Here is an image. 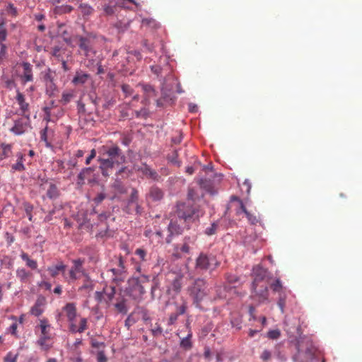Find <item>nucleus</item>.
Instances as JSON below:
<instances>
[{"instance_id":"nucleus-7","label":"nucleus","mask_w":362,"mask_h":362,"mask_svg":"<svg viewBox=\"0 0 362 362\" xmlns=\"http://www.w3.org/2000/svg\"><path fill=\"white\" fill-rule=\"evenodd\" d=\"M127 269L124 265V260L120 256L117 262V267L107 270L106 275L117 286L121 284L127 278Z\"/></svg>"},{"instance_id":"nucleus-20","label":"nucleus","mask_w":362,"mask_h":362,"mask_svg":"<svg viewBox=\"0 0 362 362\" xmlns=\"http://www.w3.org/2000/svg\"><path fill=\"white\" fill-rule=\"evenodd\" d=\"M66 266L62 262H59L55 265L48 267L47 270L49 272L52 277L55 278L59 273H62V276H64V273L66 270Z\"/></svg>"},{"instance_id":"nucleus-16","label":"nucleus","mask_w":362,"mask_h":362,"mask_svg":"<svg viewBox=\"0 0 362 362\" xmlns=\"http://www.w3.org/2000/svg\"><path fill=\"white\" fill-rule=\"evenodd\" d=\"M46 304V299L43 296H39L33 306L30 309V313L36 317H39L44 312V307Z\"/></svg>"},{"instance_id":"nucleus-21","label":"nucleus","mask_w":362,"mask_h":362,"mask_svg":"<svg viewBox=\"0 0 362 362\" xmlns=\"http://www.w3.org/2000/svg\"><path fill=\"white\" fill-rule=\"evenodd\" d=\"M141 87L145 94V98L142 101V103L148 105L150 103L151 98L156 95V90L149 84H142Z\"/></svg>"},{"instance_id":"nucleus-32","label":"nucleus","mask_w":362,"mask_h":362,"mask_svg":"<svg viewBox=\"0 0 362 362\" xmlns=\"http://www.w3.org/2000/svg\"><path fill=\"white\" fill-rule=\"evenodd\" d=\"M117 6H118V5H115V1H110L108 4L104 5L103 11L107 16H112L115 13Z\"/></svg>"},{"instance_id":"nucleus-3","label":"nucleus","mask_w":362,"mask_h":362,"mask_svg":"<svg viewBox=\"0 0 362 362\" xmlns=\"http://www.w3.org/2000/svg\"><path fill=\"white\" fill-rule=\"evenodd\" d=\"M150 281V276L142 274L139 277H132L128 280L126 293L133 300L140 302L146 293L145 288Z\"/></svg>"},{"instance_id":"nucleus-9","label":"nucleus","mask_w":362,"mask_h":362,"mask_svg":"<svg viewBox=\"0 0 362 362\" xmlns=\"http://www.w3.org/2000/svg\"><path fill=\"white\" fill-rule=\"evenodd\" d=\"M78 45L83 55L88 59L93 58L95 54V50L93 46V41L87 37L78 36Z\"/></svg>"},{"instance_id":"nucleus-54","label":"nucleus","mask_w":362,"mask_h":362,"mask_svg":"<svg viewBox=\"0 0 362 362\" xmlns=\"http://www.w3.org/2000/svg\"><path fill=\"white\" fill-rule=\"evenodd\" d=\"M106 197L105 192H100L93 199V202L96 205L100 204Z\"/></svg>"},{"instance_id":"nucleus-49","label":"nucleus","mask_w":362,"mask_h":362,"mask_svg":"<svg viewBox=\"0 0 362 362\" xmlns=\"http://www.w3.org/2000/svg\"><path fill=\"white\" fill-rule=\"evenodd\" d=\"M115 308L119 313L122 314H126L127 313V308L124 301L117 303L115 304Z\"/></svg>"},{"instance_id":"nucleus-58","label":"nucleus","mask_w":362,"mask_h":362,"mask_svg":"<svg viewBox=\"0 0 362 362\" xmlns=\"http://www.w3.org/2000/svg\"><path fill=\"white\" fill-rule=\"evenodd\" d=\"M43 112L45 113L44 119L46 120L47 122H49L51 120V107H45Z\"/></svg>"},{"instance_id":"nucleus-18","label":"nucleus","mask_w":362,"mask_h":362,"mask_svg":"<svg viewBox=\"0 0 362 362\" xmlns=\"http://www.w3.org/2000/svg\"><path fill=\"white\" fill-rule=\"evenodd\" d=\"M94 170V167L83 168L77 175V185L83 186L85 184V180L91 176Z\"/></svg>"},{"instance_id":"nucleus-53","label":"nucleus","mask_w":362,"mask_h":362,"mask_svg":"<svg viewBox=\"0 0 362 362\" xmlns=\"http://www.w3.org/2000/svg\"><path fill=\"white\" fill-rule=\"evenodd\" d=\"M218 225L213 223L209 227H207L205 230V233L208 235H214L216 233Z\"/></svg>"},{"instance_id":"nucleus-34","label":"nucleus","mask_w":362,"mask_h":362,"mask_svg":"<svg viewBox=\"0 0 362 362\" xmlns=\"http://www.w3.org/2000/svg\"><path fill=\"white\" fill-rule=\"evenodd\" d=\"M116 293L115 287V286H110V291H107L104 293L105 296V302L109 305L112 299L115 297Z\"/></svg>"},{"instance_id":"nucleus-64","label":"nucleus","mask_w":362,"mask_h":362,"mask_svg":"<svg viewBox=\"0 0 362 362\" xmlns=\"http://www.w3.org/2000/svg\"><path fill=\"white\" fill-rule=\"evenodd\" d=\"M5 362H16L17 361V356L12 355L11 353H8L4 358Z\"/></svg>"},{"instance_id":"nucleus-52","label":"nucleus","mask_w":362,"mask_h":362,"mask_svg":"<svg viewBox=\"0 0 362 362\" xmlns=\"http://www.w3.org/2000/svg\"><path fill=\"white\" fill-rule=\"evenodd\" d=\"M178 153L177 151L175 150L171 155H169L168 158L173 164L180 165V162L177 160Z\"/></svg>"},{"instance_id":"nucleus-28","label":"nucleus","mask_w":362,"mask_h":362,"mask_svg":"<svg viewBox=\"0 0 362 362\" xmlns=\"http://www.w3.org/2000/svg\"><path fill=\"white\" fill-rule=\"evenodd\" d=\"M115 4H117L119 7L129 10H133V8L129 6V4L134 5L138 9L141 8L140 4L136 2L135 0H119Z\"/></svg>"},{"instance_id":"nucleus-60","label":"nucleus","mask_w":362,"mask_h":362,"mask_svg":"<svg viewBox=\"0 0 362 362\" xmlns=\"http://www.w3.org/2000/svg\"><path fill=\"white\" fill-rule=\"evenodd\" d=\"M233 199L237 200L240 203V209L238 211L237 213L240 214L241 212H243L245 214H246V212H248V211L246 209L242 200H240V199H238V197H233Z\"/></svg>"},{"instance_id":"nucleus-2","label":"nucleus","mask_w":362,"mask_h":362,"mask_svg":"<svg viewBox=\"0 0 362 362\" xmlns=\"http://www.w3.org/2000/svg\"><path fill=\"white\" fill-rule=\"evenodd\" d=\"M99 153L100 156L98 157L97 160L100 164L99 169L101 174L104 177L110 175V170L115 165H122L126 161V157L122 149L115 144L102 146L99 148Z\"/></svg>"},{"instance_id":"nucleus-22","label":"nucleus","mask_w":362,"mask_h":362,"mask_svg":"<svg viewBox=\"0 0 362 362\" xmlns=\"http://www.w3.org/2000/svg\"><path fill=\"white\" fill-rule=\"evenodd\" d=\"M90 75L81 70L76 72L75 76L72 79V83L75 86L83 85L89 79Z\"/></svg>"},{"instance_id":"nucleus-36","label":"nucleus","mask_w":362,"mask_h":362,"mask_svg":"<svg viewBox=\"0 0 362 362\" xmlns=\"http://www.w3.org/2000/svg\"><path fill=\"white\" fill-rule=\"evenodd\" d=\"M52 182L48 180V178L45 177H38L37 184L40 187V192L45 191L47 189V187L49 185V184Z\"/></svg>"},{"instance_id":"nucleus-8","label":"nucleus","mask_w":362,"mask_h":362,"mask_svg":"<svg viewBox=\"0 0 362 362\" xmlns=\"http://www.w3.org/2000/svg\"><path fill=\"white\" fill-rule=\"evenodd\" d=\"M84 259L78 258L72 260L73 265L69 270L68 273L64 272V279L69 284H72L79 279L81 276H86V271L83 268Z\"/></svg>"},{"instance_id":"nucleus-37","label":"nucleus","mask_w":362,"mask_h":362,"mask_svg":"<svg viewBox=\"0 0 362 362\" xmlns=\"http://www.w3.org/2000/svg\"><path fill=\"white\" fill-rule=\"evenodd\" d=\"M49 339H50V336L40 335L38 340L37 341V344L43 349L48 350L50 348V346L47 345L46 341Z\"/></svg>"},{"instance_id":"nucleus-55","label":"nucleus","mask_w":362,"mask_h":362,"mask_svg":"<svg viewBox=\"0 0 362 362\" xmlns=\"http://www.w3.org/2000/svg\"><path fill=\"white\" fill-rule=\"evenodd\" d=\"M6 11L8 13L11 14L12 16H16L18 12L16 8L12 3H9L6 7Z\"/></svg>"},{"instance_id":"nucleus-24","label":"nucleus","mask_w":362,"mask_h":362,"mask_svg":"<svg viewBox=\"0 0 362 362\" xmlns=\"http://www.w3.org/2000/svg\"><path fill=\"white\" fill-rule=\"evenodd\" d=\"M16 156L17 157V161L16 163L13 164L11 165V170L13 172H22L25 170V167L23 164V162L25 160V156L24 155L18 152L16 153Z\"/></svg>"},{"instance_id":"nucleus-48","label":"nucleus","mask_w":362,"mask_h":362,"mask_svg":"<svg viewBox=\"0 0 362 362\" xmlns=\"http://www.w3.org/2000/svg\"><path fill=\"white\" fill-rule=\"evenodd\" d=\"M46 86V93L49 96H52L56 90L57 86L54 82L45 84Z\"/></svg>"},{"instance_id":"nucleus-56","label":"nucleus","mask_w":362,"mask_h":362,"mask_svg":"<svg viewBox=\"0 0 362 362\" xmlns=\"http://www.w3.org/2000/svg\"><path fill=\"white\" fill-rule=\"evenodd\" d=\"M151 332L153 337H158L163 334V329L159 325L156 324V327L151 329Z\"/></svg>"},{"instance_id":"nucleus-45","label":"nucleus","mask_w":362,"mask_h":362,"mask_svg":"<svg viewBox=\"0 0 362 362\" xmlns=\"http://www.w3.org/2000/svg\"><path fill=\"white\" fill-rule=\"evenodd\" d=\"M192 242L191 238L189 237H185L184 243L180 247V250L183 253H189V243Z\"/></svg>"},{"instance_id":"nucleus-41","label":"nucleus","mask_w":362,"mask_h":362,"mask_svg":"<svg viewBox=\"0 0 362 362\" xmlns=\"http://www.w3.org/2000/svg\"><path fill=\"white\" fill-rule=\"evenodd\" d=\"M115 103L116 100L113 97L107 95L105 97V102L103 104V107L104 109H110L112 107Z\"/></svg>"},{"instance_id":"nucleus-13","label":"nucleus","mask_w":362,"mask_h":362,"mask_svg":"<svg viewBox=\"0 0 362 362\" xmlns=\"http://www.w3.org/2000/svg\"><path fill=\"white\" fill-rule=\"evenodd\" d=\"M28 127V122L20 118L14 121V124L10 129V131L15 135H21L26 132Z\"/></svg>"},{"instance_id":"nucleus-10","label":"nucleus","mask_w":362,"mask_h":362,"mask_svg":"<svg viewBox=\"0 0 362 362\" xmlns=\"http://www.w3.org/2000/svg\"><path fill=\"white\" fill-rule=\"evenodd\" d=\"M267 269L263 268L260 265H257L253 268L252 274L254 276V280L252 283V288L254 291L256 289V286H258L259 283L267 276Z\"/></svg>"},{"instance_id":"nucleus-11","label":"nucleus","mask_w":362,"mask_h":362,"mask_svg":"<svg viewBox=\"0 0 362 362\" xmlns=\"http://www.w3.org/2000/svg\"><path fill=\"white\" fill-rule=\"evenodd\" d=\"M16 100L19 105V109L22 115L27 118V120L30 119V105L25 101L24 95L19 90L16 91Z\"/></svg>"},{"instance_id":"nucleus-23","label":"nucleus","mask_w":362,"mask_h":362,"mask_svg":"<svg viewBox=\"0 0 362 362\" xmlns=\"http://www.w3.org/2000/svg\"><path fill=\"white\" fill-rule=\"evenodd\" d=\"M186 309L187 306L185 304L177 307L176 311L170 315V317L168 320V325H173L175 324L178 317L181 315H183L186 312Z\"/></svg>"},{"instance_id":"nucleus-31","label":"nucleus","mask_w":362,"mask_h":362,"mask_svg":"<svg viewBox=\"0 0 362 362\" xmlns=\"http://www.w3.org/2000/svg\"><path fill=\"white\" fill-rule=\"evenodd\" d=\"M74 97V93L73 90H65L62 94V98L60 100V103L66 105H67Z\"/></svg>"},{"instance_id":"nucleus-40","label":"nucleus","mask_w":362,"mask_h":362,"mask_svg":"<svg viewBox=\"0 0 362 362\" xmlns=\"http://www.w3.org/2000/svg\"><path fill=\"white\" fill-rule=\"evenodd\" d=\"M270 288L274 292H283L282 283L279 279H276L272 284H271Z\"/></svg>"},{"instance_id":"nucleus-1","label":"nucleus","mask_w":362,"mask_h":362,"mask_svg":"<svg viewBox=\"0 0 362 362\" xmlns=\"http://www.w3.org/2000/svg\"><path fill=\"white\" fill-rule=\"evenodd\" d=\"M202 211L197 207L186 203H179L176 206L174 218L170 220L168 226V235L166 243H170L174 236L181 235L184 229H189L191 224L198 221Z\"/></svg>"},{"instance_id":"nucleus-35","label":"nucleus","mask_w":362,"mask_h":362,"mask_svg":"<svg viewBox=\"0 0 362 362\" xmlns=\"http://www.w3.org/2000/svg\"><path fill=\"white\" fill-rule=\"evenodd\" d=\"M79 9L83 16H90L93 11V7L88 4H81Z\"/></svg>"},{"instance_id":"nucleus-15","label":"nucleus","mask_w":362,"mask_h":362,"mask_svg":"<svg viewBox=\"0 0 362 362\" xmlns=\"http://www.w3.org/2000/svg\"><path fill=\"white\" fill-rule=\"evenodd\" d=\"M151 71L156 75V76L159 78V81L161 83V90L163 95H166L165 91L170 90L166 84L167 78L165 76H163L161 75V72L163 69L158 65H153L151 66Z\"/></svg>"},{"instance_id":"nucleus-46","label":"nucleus","mask_w":362,"mask_h":362,"mask_svg":"<svg viewBox=\"0 0 362 362\" xmlns=\"http://www.w3.org/2000/svg\"><path fill=\"white\" fill-rule=\"evenodd\" d=\"M24 209L28 216L29 221H33L32 211L33 210V206L30 203H25L24 204Z\"/></svg>"},{"instance_id":"nucleus-63","label":"nucleus","mask_w":362,"mask_h":362,"mask_svg":"<svg viewBox=\"0 0 362 362\" xmlns=\"http://www.w3.org/2000/svg\"><path fill=\"white\" fill-rule=\"evenodd\" d=\"M47 127H45L40 132V138L42 141H44L46 142V146H49V144L47 142Z\"/></svg>"},{"instance_id":"nucleus-33","label":"nucleus","mask_w":362,"mask_h":362,"mask_svg":"<svg viewBox=\"0 0 362 362\" xmlns=\"http://www.w3.org/2000/svg\"><path fill=\"white\" fill-rule=\"evenodd\" d=\"M192 334L189 333L186 337L181 339L180 346L185 350H189L192 347V343L191 341Z\"/></svg>"},{"instance_id":"nucleus-57","label":"nucleus","mask_w":362,"mask_h":362,"mask_svg":"<svg viewBox=\"0 0 362 362\" xmlns=\"http://www.w3.org/2000/svg\"><path fill=\"white\" fill-rule=\"evenodd\" d=\"M122 90L125 94L126 96L131 95L133 93V89L131 88L129 85L123 84L122 86Z\"/></svg>"},{"instance_id":"nucleus-59","label":"nucleus","mask_w":362,"mask_h":362,"mask_svg":"<svg viewBox=\"0 0 362 362\" xmlns=\"http://www.w3.org/2000/svg\"><path fill=\"white\" fill-rule=\"evenodd\" d=\"M3 154L5 157L9 156V153L11 152V144H2Z\"/></svg>"},{"instance_id":"nucleus-43","label":"nucleus","mask_w":362,"mask_h":362,"mask_svg":"<svg viewBox=\"0 0 362 362\" xmlns=\"http://www.w3.org/2000/svg\"><path fill=\"white\" fill-rule=\"evenodd\" d=\"M139 199V193L136 189L132 188V192L128 200L129 204H137Z\"/></svg>"},{"instance_id":"nucleus-6","label":"nucleus","mask_w":362,"mask_h":362,"mask_svg":"<svg viewBox=\"0 0 362 362\" xmlns=\"http://www.w3.org/2000/svg\"><path fill=\"white\" fill-rule=\"evenodd\" d=\"M220 263L216 255L209 253L201 252L196 259L195 269L198 271H214Z\"/></svg>"},{"instance_id":"nucleus-44","label":"nucleus","mask_w":362,"mask_h":362,"mask_svg":"<svg viewBox=\"0 0 362 362\" xmlns=\"http://www.w3.org/2000/svg\"><path fill=\"white\" fill-rule=\"evenodd\" d=\"M201 197H203V194H201ZM187 197L189 199L195 202L200 198L199 194L197 193V191L193 188H189L188 190Z\"/></svg>"},{"instance_id":"nucleus-17","label":"nucleus","mask_w":362,"mask_h":362,"mask_svg":"<svg viewBox=\"0 0 362 362\" xmlns=\"http://www.w3.org/2000/svg\"><path fill=\"white\" fill-rule=\"evenodd\" d=\"M22 67L23 69V72L21 76V80L23 83H26L28 82H31L33 81V66L28 62H23L22 63Z\"/></svg>"},{"instance_id":"nucleus-14","label":"nucleus","mask_w":362,"mask_h":362,"mask_svg":"<svg viewBox=\"0 0 362 362\" xmlns=\"http://www.w3.org/2000/svg\"><path fill=\"white\" fill-rule=\"evenodd\" d=\"M257 286H256V289L254 291L252 288V298H256L259 303H263L268 300L269 292L268 288L266 285L261 286L259 289H257Z\"/></svg>"},{"instance_id":"nucleus-19","label":"nucleus","mask_w":362,"mask_h":362,"mask_svg":"<svg viewBox=\"0 0 362 362\" xmlns=\"http://www.w3.org/2000/svg\"><path fill=\"white\" fill-rule=\"evenodd\" d=\"M45 190L47 192L46 194L42 196L43 199H45V198L47 197L49 199L54 200L59 197V190L57 185L53 182H50Z\"/></svg>"},{"instance_id":"nucleus-62","label":"nucleus","mask_w":362,"mask_h":362,"mask_svg":"<svg viewBox=\"0 0 362 362\" xmlns=\"http://www.w3.org/2000/svg\"><path fill=\"white\" fill-rule=\"evenodd\" d=\"M96 156V151L95 148H93L90 151V155L86 159V165H89L91 160Z\"/></svg>"},{"instance_id":"nucleus-38","label":"nucleus","mask_w":362,"mask_h":362,"mask_svg":"<svg viewBox=\"0 0 362 362\" xmlns=\"http://www.w3.org/2000/svg\"><path fill=\"white\" fill-rule=\"evenodd\" d=\"M279 293V300L277 302V305H278L279 308H280L281 313H284V307L286 305V295L284 291Z\"/></svg>"},{"instance_id":"nucleus-25","label":"nucleus","mask_w":362,"mask_h":362,"mask_svg":"<svg viewBox=\"0 0 362 362\" xmlns=\"http://www.w3.org/2000/svg\"><path fill=\"white\" fill-rule=\"evenodd\" d=\"M16 277L22 283H27L29 279L32 276L33 274L25 268L20 267L16 269Z\"/></svg>"},{"instance_id":"nucleus-47","label":"nucleus","mask_w":362,"mask_h":362,"mask_svg":"<svg viewBox=\"0 0 362 362\" xmlns=\"http://www.w3.org/2000/svg\"><path fill=\"white\" fill-rule=\"evenodd\" d=\"M52 55L58 61H61L64 59L61 54V48L58 46H56L52 49Z\"/></svg>"},{"instance_id":"nucleus-51","label":"nucleus","mask_w":362,"mask_h":362,"mask_svg":"<svg viewBox=\"0 0 362 362\" xmlns=\"http://www.w3.org/2000/svg\"><path fill=\"white\" fill-rule=\"evenodd\" d=\"M281 335L279 329H272L267 332V337L272 339H277Z\"/></svg>"},{"instance_id":"nucleus-39","label":"nucleus","mask_w":362,"mask_h":362,"mask_svg":"<svg viewBox=\"0 0 362 362\" xmlns=\"http://www.w3.org/2000/svg\"><path fill=\"white\" fill-rule=\"evenodd\" d=\"M200 187L204 189L206 192L212 194L211 192V182L209 180L205 178H201L199 180Z\"/></svg>"},{"instance_id":"nucleus-27","label":"nucleus","mask_w":362,"mask_h":362,"mask_svg":"<svg viewBox=\"0 0 362 362\" xmlns=\"http://www.w3.org/2000/svg\"><path fill=\"white\" fill-rule=\"evenodd\" d=\"M139 170L151 179L157 180L158 177V173L146 164L143 165V166H141Z\"/></svg>"},{"instance_id":"nucleus-50","label":"nucleus","mask_w":362,"mask_h":362,"mask_svg":"<svg viewBox=\"0 0 362 362\" xmlns=\"http://www.w3.org/2000/svg\"><path fill=\"white\" fill-rule=\"evenodd\" d=\"M134 114H135V117L136 118H139V117L146 118L148 116V111L146 108L144 107L139 110L135 111Z\"/></svg>"},{"instance_id":"nucleus-42","label":"nucleus","mask_w":362,"mask_h":362,"mask_svg":"<svg viewBox=\"0 0 362 362\" xmlns=\"http://www.w3.org/2000/svg\"><path fill=\"white\" fill-rule=\"evenodd\" d=\"M135 255H136L141 262L147 261V252L146 250L143 248H137L134 252Z\"/></svg>"},{"instance_id":"nucleus-30","label":"nucleus","mask_w":362,"mask_h":362,"mask_svg":"<svg viewBox=\"0 0 362 362\" xmlns=\"http://www.w3.org/2000/svg\"><path fill=\"white\" fill-rule=\"evenodd\" d=\"M39 327L41 330V335L50 336L49 334V328L51 327L47 319L43 318L40 320Z\"/></svg>"},{"instance_id":"nucleus-26","label":"nucleus","mask_w":362,"mask_h":362,"mask_svg":"<svg viewBox=\"0 0 362 362\" xmlns=\"http://www.w3.org/2000/svg\"><path fill=\"white\" fill-rule=\"evenodd\" d=\"M20 257L23 261L25 262L26 267L32 270L37 269V262L36 260L31 259L28 253L21 252Z\"/></svg>"},{"instance_id":"nucleus-4","label":"nucleus","mask_w":362,"mask_h":362,"mask_svg":"<svg viewBox=\"0 0 362 362\" xmlns=\"http://www.w3.org/2000/svg\"><path fill=\"white\" fill-rule=\"evenodd\" d=\"M63 310L66 313L67 321L69 322V330L72 334L83 333L88 329V320L86 317H81L79 321V325L76 324V318L77 316L76 306L74 303H68L63 308Z\"/></svg>"},{"instance_id":"nucleus-5","label":"nucleus","mask_w":362,"mask_h":362,"mask_svg":"<svg viewBox=\"0 0 362 362\" xmlns=\"http://www.w3.org/2000/svg\"><path fill=\"white\" fill-rule=\"evenodd\" d=\"M188 292L190 297L193 299L194 303L198 307L199 303L209 293L206 281L204 279H197L189 286Z\"/></svg>"},{"instance_id":"nucleus-29","label":"nucleus","mask_w":362,"mask_h":362,"mask_svg":"<svg viewBox=\"0 0 362 362\" xmlns=\"http://www.w3.org/2000/svg\"><path fill=\"white\" fill-rule=\"evenodd\" d=\"M149 197L154 201H159L163 198V192L158 187L153 186L150 189Z\"/></svg>"},{"instance_id":"nucleus-12","label":"nucleus","mask_w":362,"mask_h":362,"mask_svg":"<svg viewBox=\"0 0 362 362\" xmlns=\"http://www.w3.org/2000/svg\"><path fill=\"white\" fill-rule=\"evenodd\" d=\"M126 169L125 167L121 168L118 172L117 173V176L123 173ZM111 187L115 190L116 194H124L127 192V188L124 185V183L120 180V179L117 177L113 183L111 185Z\"/></svg>"},{"instance_id":"nucleus-61","label":"nucleus","mask_w":362,"mask_h":362,"mask_svg":"<svg viewBox=\"0 0 362 362\" xmlns=\"http://www.w3.org/2000/svg\"><path fill=\"white\" fill-rule=\"evenodd\" d=\"M107 357L103 351H100L97 354V361L98 362H107Z\"/></svg>"}]
</instances>
